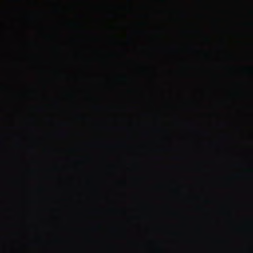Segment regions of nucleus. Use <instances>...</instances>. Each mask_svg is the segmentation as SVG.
I'll return each instance as SVG.
<instances>
[{
	"instance_id": "obj_1",
	"label": "nucleus",
	"mask_w": 253,
	"mask_h": 253,
	"mask_svg": "<svg viewBox=\"0 0 253 253\" xmlns=\"http://www.w3.org/2000/svg\"><path fill=\"white\" fill-rule=\"evenodd\" d=\"M173 193H174L175 195H177L180 193V191L178 189H174L172 190Z\"/></svg>"
},
{
	"instance_id": "obj_2",
	"label": "nucleus",
	"mask_w": 253,
	"mask_h": 253,
	"mask_svg": "<svg viewBox=\"0 0 253 253\" xmlns=\"http://www.w3.org/2000/svg\"><path fill=\"white\" fill-rule=\"evenodd\" d=\"M43 190H44V189H43V188H39V189H38V191H42Z\"/></svg>"
}]
</instances>
